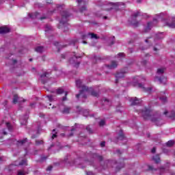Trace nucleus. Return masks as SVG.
<instances>
[{"mask_svg":"<svg viewBox=\"0 0 175 175\" xmlns=\"http://www.w3.org/2000/svg\"><path fill=\"white\" fill-rule=\"evenodd\" d=\"M53 31V27H51V26L46 25L45 26V34L46 36H49V33H51V32Z\"/></svg>","mask_w":175,"mask_h":175,"instance_id":"17","label":"nucleus"},{"mask_svg":"<svg viewBox=\"0 0 175 175\" xmlns=\"http://www.w3.org/2000/svg\"><path fill=\"white\" fill-rule=\"evenodd\" d=\"M83 43L84 44H87V42H86L85 41H83Z\"/></svg>","mask_w":175,"mask_h":175,"instance_id":"64","label":"nucleus"},{"mask_svg":"<svg viewBox=\"0 0 175 175\" xmlns=\"http://www.w3.org/2000/svg\"><path fill=\"white\" fill-rule=\"evenodd\" d=\"M12 62H13V64H16L17 63V60L14 59V60H12Z\"/></svg>","mask_w":175,"mask_h":175,"instance_id":"54","label":"nucleus"},{"mask_svg":"<svg viewBox=\"0 0 175 175\" xmlns=\"http://www.w3.org/2000/svg\"><path fill=\"white\" fill-rule=\"evenodd\" d=\"M46 98H48V100H49V102H53V96L52 95L46 96Z\"/></svg>","mask_w":175,"mask_h":175,"instance_id":"40","label":"nucleus"},{"mask_svg":"<svg viewBox=\"0 0 175 175\" xmlns=\"http://www.w3.org/2000/svg\"><path fill=\"white\" fill-rule=\"evenodd\" d=\"M6 126H7L8 131H12V125H10V123L7 122V123H6Z\"/></svg>","mask_w":175,"mask_h":175,"instance_id":"36","label":"nucleus"},{"mask_svg":"<svg viewBox=\"0 0 175 175\" xmlns=\"http://www.w3.org/2000/svg\"><path fill=\"white\" fill-rule=\"evenodd\" d=\"M93 158H96V159H98V161H103V157L102 156L98 155L97 154H94Z\"/></svg>","mask_w":175,"mask_h":175,"instance_id":"27","label":"nucleus"},{"mask_svg":"<svg viewBox=\"0 0 175 175\" xmlns=\"http://www.w3.org/2000/svg\"><path fill=\"white\" fill-rule=\"evenodd\" d=\"M174 144V141L173 140H170L166 143L167 147H172Z\"/></svg>","mask_w":175,"mask_h":175,"instance_id":"29","label":"nucleus"},{"mask_svg":"<svg viewBox=\"0 0 175 175\" xmlns=\"http://www.w3.org/2000/svg\"><path fill=\"white\" fill-rule=\"evenodd\" d=\"M64 162L66 163L68 162V160L66 159H64Z\"/></svg>","mask_w":175,"mask_h":175,"instance_id":"59","label":"nucleus"},{"mask_svg":"<svg viewBox=\"0 0 175 175\" xmlns=\"http://www.w3.org/2000/svg\"><path fill=\"white\" fill-rule=\"evenodd\" d=\"M19 166H23L24 165H27V160L23 159L21 161V162L19 163Z\"/></svg>","mask_w":175,"mask_h":175,"instance_id":"34","label":"nucleus"},{"mask_svg":"<svg viewBox=\"0 0 175 175\" xmlns=\"http://www.w3.org/2000/svg\"><path fill=\"white\" fill-rule=\"evenodd\" d=\"M168 117H170V118H172V120H175V111H172L171 112V114L169 115Z\"/></svg>","mask_w":175,"mask_h":175,"instance_id":"32","label":"nucleus"},{"mask_svg":"<svg viewBox=\"0 0 175 175\" xmlns=\"http://www.w3.org/2000/svg\"><path fill=\"white\" fill-rule=\"evenodd\" d=\"M88 36H90V39H99V37L96 36V34L94 33H88V34H82L81 39L83 40H86Z\"/></svg>","mask_w":175,"mask_h":175,"instance_id":"8","label":"nucleus"},{"mask_svg":"<svg viewBox=\"0 0 175 175\" xmlns=\"http://www.w3.org/2000/svg\"><path fill=\"white\" fill-rule=\"evenodd\" d=\"M28 142V139L27 138H25L23 139L18 141V146H23V144H25Z\"/></svg>","mask_w":175,"mask_h":175,"instance_id":"26","label":"nucleus"},{"mask_svg":"<svg viewBox=\"0 0 175 175\" xmlns=\"http://www.w3.org/2000/svg\"><path fill=\"white\" fill-rule=\"evenodd\" d=\"M77 58H80V56H76V55H74V57L70 59V64H71V65H74L75 68H79V66L80 65V62H77Z\"/></svg>","mask_w":175,"mask_h":175,"instance_id":"7","label":"nucleus"},{"mask_svg":"<svg viewBox=\"0 0 175 175\" xmlns=\"http://www.w3.org/2000/svg\"><path fill=\"white\" fill-rule=\"evenodd\" d=\"M77 2L79 6L82 5V7L80 8L81 13H84V12L87 10V7L85 6V3H84V1H83V0H77Z\"/></svg>","mask_w":175,"mask_h":175,"instance_id":"10","label":"nucleus"},{"mask_svg":"<svg viewBox=\"0 0 175 175\" xmlns=\"http://www.w3.org/2000/svg\"><path fill=\"white\" fill-rule=\"evenodd\" d=\"M167 113H169V112H167V111H165L164 112L165 116H166V115L167 114Z\"/></svg>","mask_w":175,"mask_h":175,"instance_id":"57","label":"nucleus"},{"mask_svg":"<svg viewBox=\"0 0 175 175\" xmlns=\"http://www.w3.org/2000/svg\"><path fill=\"white\" fill-rule=\"evenodd\" d=\"M105 10H114V12H118V10H122L125 9V3L122 2L119 3H109L108 5H105Z\"/></svg>","mask_w":175,"mask_h":175,"instance_id":"4","label":"nucleus"},{"mask_svg":"<svg viewBox=\"0 0 175 175\" xmlns=\"http://www.w3.org/2000/svg\"><path fill=\"white\" fill-rule=\"evenodd\" d=\"M86 175H95V174H94L91 171H88V172H86Z\"/></svg>","mask_w":175,"mask_h":175,"instance_id":"45","label":"nucleus"},{"mask_svg":"<svg viewBox=\"0 0 175 175\" xmlns=\"http://www.w3.org/2000/svg\"><path fill=\"white\" fill-rule=\"evenodd\" d=\"M103 125H105V120H102L100 121L99 122V126H103Z\"/></svg>","mask_w":175,"mask_h":175,"instance_id":"42","label":"nucleus"},{"mask_svg":"<svg viewBox=\"0 0 175 175\" xmlns=\"http://www.w3.org/2000/svg\"><path fill=\"white\" fill-rule=\"evenodd\" d=\"M163 95H165V92H162L161 94H160V96H159V99L160 100H161V102L163 103H165L167 101V98L165 96H163Z\"/></svg>","mask_w":175,"mask_h":175,"instance_id":"20","label":"nucleus"},{"mask_svg":"<svg viewBox=\"0 0 175 175\" xmlns=\"http://www.w3.org/2000/svg\"><path fill=\"white\" fill-rule=\"evenodd\" d=\"M125 73H128V70H122L120 72H118L116 74V83H118L119 79H122V77H124Z\"/></svg>","mask_w":175,"mask_h":175,"instance_id":"13","label":"nucleus"},{"mask_svg":"<svg viewBox=\"0 0 175 175\" xmlns=\"http://www.w3.org/2000/svg\"><path fill=\"white\" fill-rule=\"evenodd\" d=\"M124 139H125V137L124 136L122 131H120L118 137V140H124Z\"/></svg>","mask_w":175,"mask_h":175,"instance_id":"31","label":"nucleus"},{"mask_svg":"<svg viewBox=\"0 0 175 175\" xmlns=\"http://www.w3.org/2000/svg\"><path fill=\"white\" fill-rule=\"evenodd\" d=\"M78 42H79V40H77V39L72 40L71 41L70 44H75V43H77Z\"/></svg>","mask_w":175,"mask_h":175,"instance_id":"43","label":"nucleus"},{"mask_svg":"<svg viewBox=\"0 0 175 175\" xmlns=\"http://www.w3.org/2000/svg\"><path fill=\"white\" fill-rule=\"evenodd\" d=\"M17 175H25V172H24V171L22 170H18Z\"/></svg>","mask_w":175,"mask_h":175,"instance_id":"39","label":"nucleus"},{"mask_svg":"<svg viewBox=\"0 0 175 175\" xmlns=\"http://www.w3.org/2000/svg\"><path fill=\"white\" fill-rule=\"evenodd\" d=\"M52 133V139H55V137H57V133H55V129L53 130Z\"/></svg>","mask_w":175,"mask_h":175,"instance_id":"35","label":"nucleus"},{"mask_svg":"<svg viewBox=\"0 0 175 175\" xmlns=\"http://www.w3.org/2000/svg\"><path fill=\"white\" fill-rule=\"evenodd\" d=\"M163 38H165V36H163V33H159L156 34L155 38L157 40H160L161 39H163Z\"/></svg>","mask_w":175,"mask_h":175,"instance_id":"22","label":"nucleus"},{"mask_svg":"<svg viewBox=\"0 0 175 175\" xmlns=\"http://www.w3.org/2000/svg\"><path fill=\"white\" fill-rule=\"evenodd\" d=\"M70 111V107H65L64 110L62 111L63 114H69Z\"/></svg>","mask_w":175,"mask_h":175,"instance_id":"24","label":"nucleus"},{"mask_svg":"<svg viewBox=\"0 0 175 175\" xmlns=\"http://www.w3.org/2000/svg\"><path fill=\"white\" fill-rule=\"evenodd\" d=\"M28 121V114L25 115L24 116L21 117L20 122L22 125H27Z\"/></svg>","mask_w":175,"mask_h":175,"instance_id":"14","label":"nucleus"},{"mask_svg":"<svg viewBox=\"0 0 175 175\" xmlns=\"http://www.w3.org/2000/svg\"><path fill=\"white\" fill-rule=\"evenodd\" d=\"M105 66L107 69H116L118 66V64H117V62L112 61L110 65H105Z\"/></svg>","mask_w":175,"mask_h":175,"instance_id":"15","label":"nucleus"},{"mask_svg":"<svg viewBox=\"0 0 175 175\" xmlns=\"http://www.w3.org/2000/svg\"><path fill=\"white\" fill-rule=\"evenodd\" d=\"M159 172H160V175H162L163 174V173H165V172H167V169L163 167H161L159 168Z\"/></svg>","mask_w":175,"mask_h":175,"instance_id":"28","label":"nucleus"},{"mask_svg":"<svg viewBox=\"0 0 175 175\" xmlns=\"http://www.w3.org/2000/svg\"><path fill=\"white\" fill-rule=\"evenodd\" d=\"M153 161H154L155 163H159L161 162V158L159 155H155L152 157Z\"/></svg>","mask_w":175,"mask_h":175,"instance_id":"23","label":"nucleus"},{"mask_svg":"<svg viewBox=\"0 0 175 175\" xmlns=\"http://www.w3.org/2000/svg\"><path fill=\"white\" fill-rule=\"evenodd\" d=\"M149 170H154V167H152V166L149 165L148 166Z\"/></svg>","mask_w":175,"mask_h":175,"instance_id":"52","label":"nucleus"},{"mask_svg":"<svg viewBox=\"0 0 175 175\" xmlns=\"http://www.w3.org/2000/svg\"><path fill=\"white\" fill-rule=\"evenodd\" d=\"M55 8L57 10H59V9H62V5H57Z\"/></svg>","mask_w":175,"mask_h":175,"instance_id":"47","label":"nucleus"},{"mask_svg":"<svg viewBox=\"0 0 175 175\" xmlns=\"http://www.w3.org/2000/svg\"><path fill=\"white\" fill-rule=\"evenodd\" d=\"M163 73H165V68H159L157 70V75H163Z\"/></svg>","mask_w":175,"mask_h":175,"instance_id":"30","label":"nucleus"},{"mask_svg":"<svg viewBox=\"0 0 175 175\" xmlns=\"http://www.w3.org/2000/svg\"><path fill=\"white\" fill-rule=\"evenodd\" d=\"M157 16V18L153 19V22H148L147 26L145 27V32H148L151 31L152 27H154V23H157V20H161L163 23H164L165 25L169 27V28H175V18H170V21L166 20L167 18V14L161 12Z\"/></svg>","mask_w":175,"mask_h":175,"instance_id":"2","label":"nucleus"},{"mask_svg":"<svg viewBox=\"0 0 175 175\" xmlns=\"http://www.w3.org/2000/svg\"><path fill=\"white\" fill-rule=\"evenodd\" d=\"M155 151H157V149H156L155 148H153L152 149V150H151V152H152V154H154Z\"/></svg>","mask_w":175,"mask_h":175,"instance_id":"50","label":"nucleus"},{"mask_svg":"<svg viewBox=\"0 0 175 175\" xmlns=\"http://www.w3.org/2000/svg\"><path fill=\"white\" fill-rule=\"evenodd\" d=\"M105 145H106V142H103L100 143L101 147H105Z\"/></svg>","mask_w":175,"mask_h":175,"instance_id":"49","label":"nucleus"},{"mask_svg":"<svg viewBox=\"0 0 175 175\" xmlns=\"http://www.w3.org/2000/svg\"><path fill=\"white\" fill-rule=\"evenodd\" d=\"M12 102L14 104L17 103L18 102H19V103H21V102H25V99L20 98H18V96L17 94H15L14 96Z\"/></svg>","mask_w":175,"mask_h":175,"instance_id":"16","label":"nucleus"},{"mask_svg":"<svg viewBox=\"0 0 175 175\" xmlns=\"http://www.w3.org/2000/svg\"><path fill=\"white\" fill-rule=\"evenodd\" d=\"M140 113L144 120H150L157 126L163 125V120L161 118V113L158 111L153 112L150 109L145 107L140 111Z\"/></svg>","mask_w":175,"mask_h":175,"instance_id":"1","label":"nucleus"},{"mask_svg":"<svg viewBox=\"0 0 175 175\" xmlns=\"http://www.w3.org/2000/svg\"><path fill=\"white\" fill-rule=\"evenodd\" d=\"M68 96V92H65V97H63V98H62L63 102H64V100H66V96Z\"/></svg>","mask_w":175,"mask_h":175,"instance_id":"46","label":"nucleus"},{"mask_svg":"<svg viewBox=\"0 0 175 175\" xmlns=\"http://www.w3.org/2000/svg\"><path fill=\"white\" fill-rule=\"evenodd\" d=\"M117 57H120V58H122L124 57H125V55L124 54V53H120L116 55Z\"/></svg>","mask_w":175,"mask_h":175,"instance_id":"37","label":"nucleus"},{"mask_svg":"<svg viewBox=\"0 0 175 175\" xmlns=\"http://www.w3.org/2000/svg\"><path fill=\"white\" fill-rule=\"evenodd\" d=\"M51 170H53V166L49 165V166L46 168V171H47V172H51Z\"/></svg>","mask_w":175,"mask_h":175,"instance_id":"44","label":"nucleus"},{"mask_svg":"<svg viewBox=\"0 0 175 175\" xmlns=\"http://www.w3.org/2000/svg\"><path fill=\"white\" fill-rule=\"evenodd\" d=\"M56 93L58 94L59 95H61V94H64V89L62 88H59L56 90Z\"/></svg>","mask_w":175,"mask_h":175,"instance_id":"33","label":"nucleus"},{"mask_svg":"<svg viewBox=\"0 0 175 175\" xmlns=\"http://www.w3.org/2000/svg\"><path fill=\"white\" fill-rule=\"evenodd\" d=\"M76 85L77 88H81V90H80V92L83 91V87H85V85H83V82L80 79H78L76 81Z\"/></svg>","mask_w":175,"mask_h":175,"instance_id":"18","label":"nucleus"},{"mask_svg":"<svg viewBox=\"0 0 175 175\" xmlns=\"http://www.w3.org/2000/svg\"><path fill=\"white\" fill-rule=\"evenodd\" d=\"M48 75H49L48 72H44V74L40 75V78L43 79V77H46Z\"/></svg>","mask_w":175,"mask_h":175,"instance_id":"41","label":"nucleus"},{"mask_svg":"<svg viewBox=\"0 0 175 175\" xmlns=\"http://www.w3.org/2000/svg\"><path fill=\"white\" fill-rule=\"evenodd\" d=\"M10 32V29L6 26L0 27V33H8Z\"/></svg>","mask_w":175,"mask_h":175,"instance_id":"19","label":"nucleus"},{"mask_svg":"<svg viewBox=\"0 0 175 175\" xmlns=\"http://www.w3.org/2000/svg\"><path fill=\"white\" fill-rule=\"evenodd\" d=\"M77 109H78V111H79V113H81V111H83L82 109H80V107H77Z\"/></svg>","mask_w":175,"mask_h":175,"instance_id":"53","label":"nucleus"},{"mask_svg":"<svg viewBox=\"0 0 175 175\" xmlns=\"http://www.w3.org/2000/svg\"><path fill=\"white\" fill-rule=\"evenodd\" d=\"M29 16L30 18H40V20H44V18H47L46 16L40 17V14L39 12L29 14Z\"/></svg>","mask_w":175,"mask_h":175,"instance_id":"11","label":"nucleus"},{"mask_svg":"<svg viewBox=\"0 0 175 175\" xmlns=\"http://www.w3.org/2000/svg\"><path fill=\"white\" fill-rule=\"evenodd\" d=\"M129 101L131 103V106H136V105L140 103L141 100L137 98V97H131L130 98Z\"/></svg>","mask_w":175,"mask_h":175,"instance_id":"12","label":"nucleus"},{"mask_svg":"<svg viewBox=\"0 0 175 175\" xmlns=\"http://www.w3.org/2000/svg\"><path fill=\"white\" fill-rule=\"evenodd\" d=\"M155 80H158L161 84H166V78L163 77H156Z\"/></svg>","mask_w":175,"mask_h":175,"instance_id":"21","label":"nucleus"},{"mask_svg":"<svg viewBox=\"0 0 175 175\" xmlns=\"http://www.w3.org/2000/svg\"><path fill=\"white\" fill-rule=\"evenodd\" d=\"M35 137H36V136H35V135H33V136L31 137L32 139H35Z\"/></svg>","mask_w":175,"mask_h":175,"instance_id":"62","label":"nucleus"},{"mask_svg":"<svg viewBox=\"0 0 175 175\" xmlns=\"http://www.w3.org/2000/svg\"><path fill=\"white\" fill-rule=\"evenodd\" d=\"M137 85L138 88L142 90V91H144V92H148V94H150L152 91V88H146L144 87V85L142 83H138Z\"/></svg>","mask_w":175,"mask_h":175,"instance_id":"9","label":"nucleus"},{"mask_svg":"<svg viewBox=\"0 0 175 175\" xmlns=\"http://www.w3.org/2000/svg\"><path fill=\"white\" fill-rule=\"evenodd\" d=\"M137 2L138 3H140V2H142V0H137Z\"/></svg>","mask_w":175,"mask_h":175,"instance_id":"60","label":"nucleus"},{"mask_svg":"<svg viewBox=\"0 0 175 175\" xmlns=\"http://www.w3.org/2000/svg\"><path fill=\"white\" fill-rule=\"evenodd\" d=\"M50 106H51V103H49L48 109H51V107H50Z\"/></svg>","mask_w":175,"mask_h":175,"instance_id":"58","label":"nucleus"},{"mask_svg":"<svg viewBox=\"0 0 175 175\" xmlns=\"http://www.w3.org/2000/svg\"><path fill=\"white\" fill-rule=\"evenodd\" d=\"M3 135H8V133H6V131H5V130L3 131Z\"/></svg>","mask_w":175,"mask_h":175,"instance_id":"56","label":"nucleus"},{"mask_svg":"<svg viewBox=\"0 0 175 175\" xmlns=\"http://www.w3.org/2000/svg\"><path fill=\"white\" fill-rule=\"evenodd\" d=\"M45 159H47V157H41V160H42V161H45Z\"/></svg>","mask_w":175,"mask_h":175,"instance_id":"51","label":"nucleus"},{"mask_svg":"<svg viewBox=\"0 0 175 175\" xmlns=\"http://www.w3.org/2000/svg\"><path fill=\"white\" fill-rule=\"evenodd\" d=\"M62 19L60 20V25L58 28H61V25H65L69 21V17H70V14L66 11H63L62 13Z\"/></svg>","mask_w":175,"mask_h":175,"instance_id":"5","label":"nucleus"},{"mask_svg":"<svg viewBox=\"0 0 175 175\" xmlns=\"http://www.w3.org/2000/svg\"><path fill=\"white\" fill-rule=\"evenodd\" d=\"M104 101H105V102H109V100L105 99Z\"/></svg>","mask_w":175,"mask_h":175,"instance_id":"63","label":"nucleus"},{"mask_svg":"<svg viewBox=\"0 0 175 175\" xmlns=\"http://www.w3.org/2000/svg\"><path fill=\"white\" fill-rule=\"evenodd\" d=\"M146 49L147 48H144V47L141 48L142 50H146Z\"/></svg>","mask_w":175,"mask_h":175,"instance_id":"61","label":"nucleus"},{"mask_svg":"<svg viewBox=\"0 0 175 175\" xmlns=\"http://www.w3.org/2000/svg\"><path fill=\"white\" fill-rule=\"evenodd\" d=\"M87 94H91L92 96H99V93L94 90L92 88L83 86V90L81 91L80 94L76 95V98H77V99H79V98H83L84 99H85L87 98Z\"/></svg>","mask_w":175,"mask_h":175,"instance_id":"3","label":"nucleus"},{"mask_svg":"<svg viewBox=\"0 0 175 175\" xmlns=\"http://www.w3.org/2000/svg\"><path fill=\"white\" fill-rule=\"evenodd\" d=\"M36 146H39L40 144H43V141H42V140H36Z\"/></svg>","mask_w":175,"mask_h":175,"instance_id":"38","label":"nucleus"},{"mask_svg":"<svg viewBox=\"0 0 175 175\" xmlns=\"http://www.w3.org/2000/svg\"><path fill=\"white\" fill-rule=\"evenodd\" d=\"M140 16V12H135L131 16V24L133 25V27H139L140 22H138L136 21V18Z\"/></svg>","mask_w":175,"mask_h":175,"instance_id":"6","label":"nucleus"},{"mask_svg":"<svg viewBox=\"0 0 175 175\" xmlns=\"http://www.w3.org/2000/svg\"><path fill=\"white\" fill-rule=\"evenodd\" d=\"M142 64H143L144 65H146V64H147V61L144 60V62H142Z\"/></svg>","mask_w":175,"mask_h":175,"instance_id":"55","label":"nucleus"},{"mask_svg":"<svg viewBox=\"0 0 175 175\" xmlns=\"http://www.w3.org/2000/svg\"><path fill=\"white\" fill-rule=\"evenodd\" d=\"M86 129L89 133H92V131L91 130V128L90 126L86 127Z\"/></svg>","mask_w":175,"mask_h":175,"instance_id":"48","label":"nucleus"},{"mask_svg":"<svg viewBox=\"0 0 175 175\" xmlns=\"http://www.w3.org/2000/svg\"><path fill=\"white\" fill-rule=\"evenodd\" d=\"M35 50L37 53H43V51H44V47L37 46V47H36Z\"/></svg>","mask_w":175,"mask_h":175,"instance_id":"25","label":"nucleus"}]
</instances>
